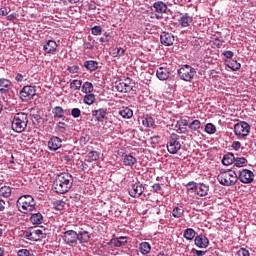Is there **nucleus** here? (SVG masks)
I'll use <instances>...</instances> for the list:
<instances>
[{"label":"nucleus","mask_w":256,"mask_h":256,"mask_svg":"<svg viewBox=\"0 0 256 256\" xmlns=\"http://www.w3.org/2000/svg\"><path fill=\"white\" fill-rule=\"evenodd\" d=\"M125 55V49L116 47L112 53V57H123Z\"/></svg>","instance_id":"46"},{"label":"nucleus","mask_w":256,"mask_h":256,"mask_svg":"<svg viewBox=\"0 0 256 256\" xmlns=\"http://www.w3.org/2000/svg\"><path fill=\"white\" fill-rule=\"evenodd\" d=\"M63 140L57 136H52L48 141V149L49 151H58V149H61L63 147Z\"/></svg>","instance_id":"13"},{"label":"nucleus","mask_w":256,"mask_h":256,"mask_svg":"<svg viewBox=\"0 0 256 256\" xmlns=\"http://www.w3.org/2000/svg\"><path fill=\"white\" fill-rule=\"evenodd\" d=\"M92 117L95 121H98V123H103V121L107 119V108H100L92 111Z\"/></svg>","instance_id":"16"},{"label":"nucleus","mask_w":256,"mask_h":256,"mask_svg":"<svg viewBox=\"0 0 256 256\" xmlns=\"http://www.w3.org/2000/svg\"><path fill=\"white\" fill-rule=\"evenodd\" d=\"M30 221L33 225H42L44 221L43 214L41 212H37L31 215Z\"/></svg>","instance_id":"26"},{"label":"nucleus","mask_w":256,"mask_h":256,"mask_svg":"<svg viewBox=\"0 0 256 256\" xmlns=\"http://www.w3.org/2000/svg\"><path fill=\"white\" fill-rule=\"evenodd\" d=\"M160 43L165 47H171L175 43V36L169 32H162L160 35Z\"/></svg>","instance_id":"14"},{"label":"nucleus","mask_w":256,"mask_h":256,"mask_svg":"<svg viewBox=\"0 0 256 256\" xmlns=\"http://www.w3.org/2000/svg\"><path fill=\"white\" fill-rule=\"evenodd\" d=\"M188 127L191 131H199L201 129V121L200 120H193Z\"/></svg>","instance_id":"40"},{"label":"nucleus","mask_w":256,"mask_h":256,"mask_svg":"<svg viewBox=\"0 0 256 256\" xmlns=\"http://www.w3.org/2000/svg\"><path fill=\"white\" fill-rule=\"evenodd\" d=\"M198 185H199V184H197V183H195L194 181H192V182H188V183L186 184V187H187L188 191H193V190L197 191Z\"/></svg>","instance_id":"52"},{"label":"nucleus","mask_w":256,"mask_h":256,"mask_svg":"<svg viewBox=\"0 0 256 256\" xmlns=\"http://www.w3.org/2000/svg\"><path fill=\"white\" fill-rule=\"evenodd\" d=\"M185 215V208L183 206L177 205L172 209V217L175 219H181Z\"/></svg>","instance_id":"25"},{"label":"nucleus","mask_w":256,"mask_h":256,"mask_svg":"<svg viewBox=\"0 0 256 256\" xmlns=\"http://www.w3.org/2000/svg\"><path fill=\"white\" fill-rule=\"evenodd\" d=\"M196 193L200 197H205L209 193V187L206 184H198L196 187Z\"/></svg>","instance_id":"30"},{"label":"nucleus","mask_w":256,"mask_h":256,"mask_svg":"<svg viewBox=\"0 0 256 256\" xmlns=\"http://www.w3.org/2000/svg\"><path fill=\"white\" fill-rule=\"evenodd\" d=\"M83 101H84L85 105H93V103H95V95L87 94L84 96Z\"/></svg>","instance_id":"45"},{"label":"nucleus","mask_w":256,"mask_h":256,"mask_svg":"<svg viewBox=\"0 0 256 256\" xmlns=\"http://www.w3.org/2000/svg\"><path fill=\"white\" fill-rule=\"evenodd\" d=\"M238 256H249V250L246 248H240L237 252Z\"/></svg>","instance_id":"55"},{"label":"nucleus","mask_w":256,"mask_h":256,"mask_svg":"<svg viewBox=\"0 0 256 256\" xmlns=\"http://www.w3.org/2000/svg\"><path fill=\"white\" fill-rule=\"evenodd\" d=\"M110 245H113V247H125V245H127V237L120 236L118 238H112Z\"/></svg>","instance_id":"23"},{"label":"nucleus","mask_w":256,"mask_h":256,"mask_svg":"<svg viewBox=\"0 0 256 256\" xmlns=\"http://www.w3.org/2000/svg\"><path fill=\"white\" fill-rule=\"evenodd\" d=\"M56 129L59 133H65L67 131V125L65 122H58L56 124Z\"/></svg>","instance_id":"48"},{"label":"nucleus","mask_w":256,"mask_h":256,"mask_svg":"<svg viewBox=\"0 0 256 256\" xmlns=\"http://www.w3.org/2000/svg\"><path fill=\"white\" fill-rule=\"evenodd\" d=\"M26 237H27L30 241H37V236H35L34 229H31L30 231H27V232H26Z\"/></svg>","instance_id":"50"},{"label":"nucleus","mask_w":256,"mask_h":256,"mask_svg":"<svg viewBox=\"0 0 256 256\" xmlns=\"http://www.w3.org/2000/svg\"><path fill=\"white\" fill-rule=\"evenodd\" d=\"M83 67L90 71V73H93V71H97V69H99V62L94 60H86Z\"/></svg>","instance_id":"24"},{"label":"nucleus","mask_w":256,"mask_h":256,"mask_svg":"<svg viewBox=\"0 0 256 256\" xmlns=\"http://www.w3.org/2000/svg\"><path fill=\"white\" fill-rule=\"evenodd\" d=\"M178 77L182 81L191 82L195 79L197 75V69L193 68V66L189 64L183 65L181 68L177 70Z\"/></svg>","instance_id":"6"},{"label":"nucleus","mask_w":256,"mask_h":256,"mask_svg":"<svg viewBox=\"0 0 256 256\" xmlns=\"http://www.w3.org/2000/svg\"><path fill=\"white\" fill-rule=\"evenodd\" d=\"M82 85H83V81L76 79L70 83V89H72L73 91H79V89H81Z\"/></svg>","instance_id":"41"},{"label":"nucleus","mask_w":256,"mask_h":256,"mask_svg":"<svg viewBox=\"0 0 256 256\" xmlns=\"http://www.w3.org/2000/svg\"><path fill=\"white\" fill-rule=\"evenodd\" d=\"M52 113L55 119H63L65 117V110L60 106L54 107Z\"/></svg>","instance_id":"32"},{"label":"nucleus","mask_w":256,"mask_h":256,"mask_svg":"<svg viewBox=\"0 0 256 256\" xmlns=\"http://www.w3.org/2000/svg\"><path fill=\"white\" fill-rule=\"evenodd\" d=\"M194 244L198 249H207L209 247V238L207 236L200 234L194 238Z\"/></svg>","instance_id":"15"},{"label":"nucleus","mask_w":256,"mask_h":256,"mask_svg":"<svg viewBox=\"0 0 256 256\" xmlns=\"http://www.w3.org/2000/svg\"><path fill=\"white\" fill-rule=\"evenodd\" d=\"M192 253H194L197 256H204L206 252L203 250H197V249L193 248Z\"/></svg>","instance_id":"56"},{"label":"nucleus","mask_w":256,"mask_h":256,"mask_svg":"<svg viewBox=\"0 0 256 256\" xmlns=\"http://www.w3.org/2000/svg\"><path fill=\"white\" fill-rule=\"evenodd\" d=\"M53 207L56 211H63L65 209V201L63 200H55L53 202Z\"/></svg>","instance_id":"42"},{"label":"nucleus","mask_w":256,"mask_h":256,"mask_svg":"<svg viewBox=\"0 0 256 256\" xmlns=\"http://www.w3.org/2000/svg\"><path fill=\"white\" fill-rule=\"evenodd\" d=\"M20 213H31L35 209V199L31 195L20 196L16 203Z\"/></svg>","instance_id":"4"},{"label":"nucleus","mask_w":256,"mask_h":256,"mask_svg":"<svg viewBox=\"0 0 256 256\" xmlns=\"http://www.w3.org/2000/svg\"><path fill=\"white\" fill-rule=\"evenodd\" d=\"M15 79L18 83H21L25 79V76H23V74H17Z\"/></svg>","instance_id":"62"},{"label":"nucleus","mask_w":256,"mask_h":256,"mask_svg":"<svg viewBox=\"0 0 256 256\" xmlns=\"http://www.w3.org/2000/svg\"><path fill=\"white\" fill-rule=\"evenodd\" d=\"M226 65L231 69V71H239L241 69V64L236 60L226 61Z\"/></svg>","instance_id":"36"},{"label":"nucleus","mask_w":256,"mask_h":256,"mask_svg":"<svg viewBox=\"0 0 256 256\" xmlns=\"http://www.w3.org/2000/svg\"><path fill=\"white\" fill-rule=\"evenodd\" d=\"M167 150L170 155H177L181 151V141L179 135L172 133L167 142Z\"/></svg>","instance_id":"7"},{"label":"nucleus","mask_w":256,"mask_h":256,"mask_svg":"<svg viewBox=\"0 0 256 256\" xmlns=\"http://www.w3.org/2000/svg\"><path fill=\"white\" fill-rule=\"evenodd\" d=\"M142 124L144 127H153L155 125V120L151 116H147L143 119Z\"/></svg>","instance_id":"44"},{"label":"nucleus","mask_w":256,"mask_h":256,"mask_svg":"<svg viewBox=\"0 0 256 256\" xmlns=\"http://www.w3.org/2000/svg\"><path fill=\"white\" fill-rule=\"evenodd\" d=\"M37 95L35 86H24L20 91V99L24 102L31 101Z\"/></svg>","instance_id":"10"},{"label":"nucleus","mask_w":256,"mask_h":256,"mask_svg":"<svg viewBox=\"0 0 256 256\" xmlns=\"http://www.w3.org/2000/svg\"><path fill=\"white\" fill-rule=\"evenodd\" d=\"M195 235H197V232H195L193 228H187L183 233V237L187 241H193V239H195Z\"/></svg>","instance_id":"34"},{"label":"nucleus","mask_w":256,"mask_h":256,"mask_svg":"<svg viewBox=\"0 0 256 256\" xmlns=\"http://www.w3.org/2000/svg\"><path fill=\"white\" fill-rule=\"evenodd\" d=\"M223 55H224V57H225L226 59H233L234 53H233V51H225V52L223 53Z\"/></svg>","instance_id":"59"},{"label":"nucleus","mask_w":256,"mask_h":256,"mask_svg":"<svg viewBox=\"0 0 256 256\" xmlns=\"http://www.w3.org/2000/svg\"><path fill=\"white\" fill-rule=\"evenodd\" d=\"M153 9L155 13H158V15H163V13H167V4L163 1H156L153 4Z\"/></svg>","instance_id":"17"},{"label":"nucleus","mask_w":256,"mask_h":256,"mask_svg":"<svg viewBox=\"0 0 256 256\" xmlns=\"http://www.w3.org/2000/svg\"><path fill=\"white\" fill-rule=\"evenodd\" d=\"M152 189L155 193H159V191H161V184L159 183H155L152 185Z\"/></svg>","instance_id":"58"},{"label":"nucleus","mask_w":256,"mask_h":256,"mask_svg":"<svg viewBox=\"0 0 256 256\" xmlns=\"http://www.w3.org/2000/svg\"><path fill=\"white\" fill-rule=\"evenodd\" d=\"M219 184L224 185L225 187H231L232 185H235L238 181L237 172L233 170H226L224 172H220V174L217 177Z\"/></svg>","instance_id":"5"},{"label":"nucleus","mask_w":256,"mask_h":256,"mask_svg":"<svg viewBox=\"0 0 256 256\" xmlns=\"http://www.w3.org/2000/svg\"><path fill=\"white\" fill-rule=\"evenodd\" d=\"M103 28L101 26H94L91 29L92 35H101Z\"/></svg>","instance_id":"51"},{"label":"nucleus","mask_w":256,"mask_h":256,"mask_svg":"<svg viewBox=\"0 0 256 256\" xmlns=\"http://www.w3.org/2000/svg\"><path fill=\"white\" fill-rule=\"evenodd\" d=\"M32 119H35L37 123H41V115L39 114H31Z\"/></svg>","instance_id":"60"},{"label":"nucleus","mask_w":256,"mask_h":256,"mask_svg":"<svg viewBox=\"0 0 256 256\" xmlns=\"http://www.w3.org/2000/svg\"><path fill=\"white\" fill-rule=\"evenodd\" d=\"M235 163V154L234 153H228L225 154L223 159H222V164L229 166V165H234Z\"/></svg>","instance_id":"29"},{"label":"nucleus","mask_w":256,"mask_h":256,"mask_svg":"<svg viewBox=\"0 0 256 256\" xmlns=\"http://www.w3.org/2000/svg\"><path fill=\"white\" fill-rule=\"evenodd\" d=\"M71 116L74 118V119H79V117H81V109L79 108H73L71 110Z\"/></svg>","instance_id":"49"},{"label":"nucleus","mask_w":256,"mask_h":256,"mask_svg":"<svg viewBox=\"0 0 256 256\" xmlns=\"http://www.w3.org/2000/svg\"><path fill=\"white\" fill-rule=\"evenodd\" d=\"M205 133L208 135H215L217 133V127L213 123H207L204 128Z\"/></svg>","instance_id":"39"},{"label":"nucleus","mask_w":256,"mask_h":256,"mask_svg":"<svg viewBox=\"0 0 256 256\" xmlns=\"http://www.w3.org/2000/svg\"><path fill=\"white\" fill-rule=\"evenodd\" d=\"M0 15H2V17H7V15H9L7 8H0Z\"/></svg>","instance_id":"61"},{"label":"nucleus","mask_w":256,"mask_h":256,"mask_svg":"<svg viewBox=\"0 0 256 256\" xmlns=\"http://www.w3.org/2000/svg\"><path fill=\"white\" fill-rule=\"evenodd\" d=\"M4 255H5V251L2 248H0V256H4Z\"/></svg>","instance_id":"64"},{"label":"nucleus","mask_w":256,"mask_h":256,"mask_svg":"<svg viewBox=\"0 0 256 256\" xmlns=\"http://www.w3.org/2000/svg\"><path fill=\"white\" fill-rule=\"evenodd\" d=\"M115 88L119 93H130L133 91V80L125 78L115 83Z\"/></svg>","instance_id":"9"},{"label":"nucleus","mask_w":256,"mask_h":256,"mask_svg":"<svg viewBox=\"0 0 256 256\" xmlns=\"http://www.w3.org/2000/svg\"><path fill=\"white\" fill-rule=\"evenodd\" d=\"M17 256H31V252L27 249H21L17 252Z\"/></svg>","instance_id":"53"},{"label":"nucleus","mask_w":256,"mask_h":256,"mask_svg":"<svg viewBox=\"0 0 256 256\" xmlns=\"http://www.w3.org/2000/svg\"><path fill=\"white\" fill-rule=\"evenodd\" d=\"M62 239L65 245L69 247H76V245H83V243H89L91 240V234L86 230H80L78 233L74 230H67L63 233Z\"/></svg>","instance_id":"1"},{"label":"nucleus","mask_w":256,"mask_h":256,"mask_svg":"<svg viewBox=\"0 0 256 256\" xmlns=\"http://www.w3.org/2000/svg\"><path fill=\"white\" fill-rule=\"evenodd\" d=\"M34 237H36V241L40 239H45L47 237V233L45 229H34Z\"/></svg>","instance_id":"38"},{"label":"nucleus","mask_w":256,"mask_h":256,"mask_svg":"<svg viewBox=\"0 0 256 256\" xmlns=\"http://www.w3.org/2000/svg\"><path fill=\"white\" fill-rule=\"evenodd\" d=\"M247 158L245 157H239V156H236L234 157V166L235 167H247Z\"/></svg>","instance_id":"35"},{"label":"nucleus","mask_w":256,"mask_h":256,"mask_svg":"<svg viewBox=\"0 0 256 256\" xmlns=\"http://www.w3.org/2000/svg\"><path fill=\"white\" fill-rule=\"evenodd\" d=\"M29 124V115L25 112H19L14 115L11 122V129L15 133H23Z\"/></svg>","instance_id":"3"},{"label":"nucleus","mask_w":256,"mask_h":256,"mask_svg":"<svg viewBox=\"0 0 256 256\" xmlns=\"http://www.w3.org/2000/svg\"><path fill=\"white\" fill-rule=\"evenodd\" d=\"M178 23L181 27H189V25L193 23V17H191L187 13L182 14L181 17L178 19Z\"/></svg>","instance_id":"22"},{"label":"nucleus","mask_w":256,"mask_h":256,"mask_svg":"<svg viewBox=\"0 0 256 256\" xmlns=\"http://www.w3.org/2000/svg\"><path fill=\"white\" fill-rule=\"evenodd\" d=\"M43 49L45 53L54 54L57 51V42L55 40H48L46 44H44Z\"/></svg>","instance_id":"20"},{"label":"nucleus","mask_w":256,"mask_h":256,"mask_svg":"<svg viewBox=\"0 0 256 256\" xmlns=\"http://www.w3.org/2000/svg\"><path fill=\"white\" fill-rule=\"evenodd\" d=\"M118 113L122 116V119H131L133 117V110L129 107H122Z\"/></svg>","instance_id":"28"},{"label":"nucleus","mask_w":256,"mask_h":256,"mask_svg":"<svg viewBox=\"0 0 256 256\" xmlns=\"http://www.w3.org/2000/svg\"><path fill=\"white\" fill-rule=\"evenodd\" d=\"M10 89H11V80L6 78H0L1 95H5V93H9Z\"/></svg>","instance_id":"18"},{"label":"nucleus","mask_w":256,"mask_h":256,"mask_svg":"<svg viewBox=\"0 0 256 256\" xmlns=\"http://www.w3.org/2000/svg\"><path fill=\"white\" fill-rule=\"evenodd\" d=\"M99 156H100L99 152H97V151H90L88 153V155H87V159L91 163L93 161H99Z\"/></svg>","instance_id":"43"},{"label":"nucleus","mask_w":256,"mask_h":256,"mask_svg":"<svg viewBox=\"0 0 256 256\" xmlns=\"http://www.w3.org/2000/svg\"><path fill=\"white\" fill-rule=\"evenodd\" d=\"M171 75V72H169V68H163L160 67L156 71V77L160 81H167V78Z\"/></svg>","instance_id":"21"},{"label":"nucleus","mask_w":256,"mask_h":256,"mask_svg":"<svg viewBox=\"0 0 256 256\" xmlns=\"http://www.w3.org/2000/svg\"><path fill=\"white\" fill-rule=\"evenodd\" d=\"M177 133H187V127H189V122L187 119H180L175 124Z\"/></svg>","instance_id":"19"},{"label":"nucleus","mask_w":256,"mask_h":256,"mask_svg":"<svg viewBox=\"0 0 256 256\" xmlns=\"http://www.w3.org/2000/svg\"><path fill=\"white\" fill-rule=\"evenodd\" d=\"M11 193H13V188H11L10 186L0 187V197H4L5 199H9V197H11Z\"/></svg>","instance_id":"31"},{"label":"nucleus","mask_w":256,"mask_h":256,"mask_svg":"<svg viewBox=\"0 0 256 256\" xmlns=\"http://www.w3.org/2000/svg\"><path fill=\"white\" fill-rule=\"evenodd\" d=\"M67 71H68L71 75H75V74L79 73V71H81V67H79V65L68 66V67H67Z\"/></svg>","instance_id":"47"},{"label":"nucleus","mask_w":256,"mask_h":256,"mask_svg":"<svg viewBox=\"0 0 256 256\" xmlns=\"http://www.w3.org/2000/svg\"><path fill=\"white\" fill-rule=\"evenodd\" d=\"M5 205H7L5 200L0 199V211H5Z\"/></svg>","instance_id":"63"},{"label":"nucleus","mask_w":256,"mask_h":256,"mask_svg":"<svg viewBox=\"0 0 256 256\" xmlns=\"http://www.w3.org/2000/svg\"><path fill=\"white\" fill-rule=\"evenodd\" d=\"M139 251L142 255H149L151 253V244L148 242H142L139 245Z\"/></svg>","instance_id":"33"},{"label":"nucleus","mask_w":256,"mask_h":256,"mask_svg":"<svg viewBox=\"0 0 256 256\" xmlns=\"http://www.w3.org/2000/svg\"><path fill=\"white\" fill-rule=\"evenodd\" d=\"M255 177V174L253 171L249 169H243L240 171L238 179L241 181V183H253V179Z\"/></svg>","instance_id":"12"},{"label":"nucleus","mask_w":256,"mask_h":256,"mask_svg":"<svg viewBox=\"0 0 256 256\" xmlns=\"http://www.w3.org/2000/svg\"><path fill=\"white\" fill-rule=\"evenodd\" d=\"M232 148H233L235 151H239V149H241V142H239V141L233 142V143H232Z\"/></svg>","instance_id":"57"},{"label":"nucleus","mask_w":256,"mask_h":256,"mask_svg":"<svg viewBox=\"0 0 256 256\" xmlns=\"http://www.w3.org/2000/svg\"><path fill=\"white\" fill-rule=\"evenodd\" d=\"M251 133V125L245 121H240L234 125V134L238 139H243Z\"/></svg>","instance_id":"8"},{"label":"nucleus","mask_w":256,"mask_h":256,"mask_svg":"<svg viewBox=\"0 0 256 256\" xmlns=\"http://www.w3.org/2000/svg\"><path fill=\"white\" fill-rule=\"evenodd\" d=\"M123 163L125 167H133L137 163V158L133 154H126L123 158Z\"/></svg>","instance_id":"27"},{"label":"nucleus","mask_w":256,"mask_h":256,"mask_svg":"<svg viewBox=\"0 0 256 256\" xmlns=\"http://www.w3.org/2000/svg\"><path fill=\"white\" fill-rule=\"evenodd\" d=\"M94 91V87H93V83L91 82H84L82 85V93H86V95L89 93H93Z\"/></svg>","instance_id":"37"},{"label":"nucleus","mask_w":256,"mask_h":256,"mask_svg":"<svg viewBox=\"0 0 256 256\" xmlns=\"http://www.w3.org/2000/svg\"><path fill=\"white\" fill-rule=\"evenodd\" d=\"M143 191H145V187H143V184L139 182L131 184L129 187V195L135 199L141 197V195H143Z\"/></svg>","instance_id":"11"},{"label":"nucleus","mask_w":256,"mask_h":256,"mask_svg":"<svg viewBox=\"0 0 256 256\" xmlns=\"http://www.w3.org/2000/svg\"><path fill=\"white\" fill-rule=\"evenodd\" d=\"M73 187V176L69 173H60L56 176L53 189L59 195L68 193V191Z\"/></svg>","instance_id":"2"},{"label":"nucleus","mask_w":256,"mask_h":256,"mask_svg":"<svg viewBox=\"0 0 256 256\" xmlns=\"http://www.w3.org/2000/svg\"><path fill=\"white\" fill-rule=\"evenodd\" d=\"M95 47V40H90L84 43V49H93Z\"/></svg>","instance_id":"54"}]
</instances>
